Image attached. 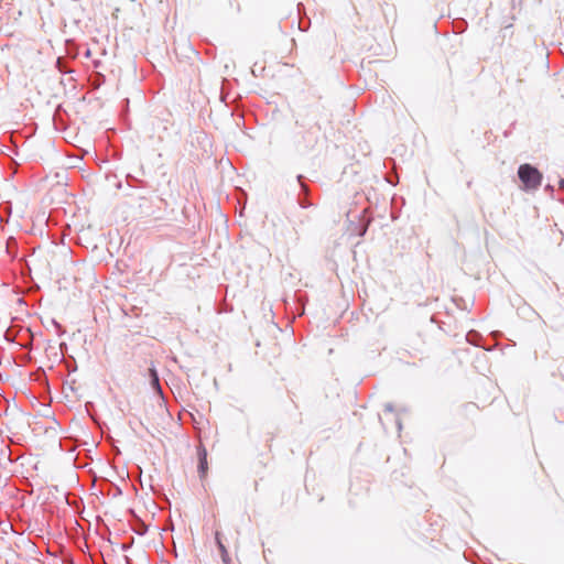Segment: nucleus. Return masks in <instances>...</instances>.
Returning <instances> with one entry per match:
<instances>
[{
  "label": "nucleus",
  "instance_id": "20e7f679",
  "mask_svg": "<svg viewBox=\"0 0 564 564\" xmlns=\"http://www.w3.org/2000/svg\"><path fill=\"white\" fill-rule=\"evenodd\" d=\"M215 541H216L217 547L220 552V556H221L224 564H229L230 557H229V554H228V551H227L225 544L223 543V541L220 539V533L218 531H216V533H215Z\"/></svg>",
  "mask_w": 564,
  "mask_h": 564
},
{
  "label": "nucleus",
  "instance_id": "423d86ee",
  "mask_svg": "<svg viewBox=\"0 0 564 564\" xmlns=\"http://www.w3.org/2000/svg\"><path fill=\"white\" fill-rule=\"evenodd\" d=\"M296 178H297V181H299V183H300L301 191H302L305 195H307L310 189H308V186L303 182V176H302V175H297V177H296Z\"/></svg>",
  "mask_w": 564,
  "mask_h": 564
},
{
  "label": "nucleus",
  "instance_id": "9d476101",
  "mask_svg": "<svg viewBox=\"0 0 564 564\" xmlns=\"http://www.w3.org/2000/svg\"><path fill=\"white\" fill-rule=\"evenodd\" d=\"M52 323L58 330H61L62 327L56 321L53 319Z\"/></svg>",
  "mask_w": 564,
  "mask_h": 564
},
{
  "label": "nucleus",
  "instance_id": "7ed1b4c3",
  "mask_svg": "<svg viewBox=\"0 0 564 564\" xmlns=\"http://www.w3.org/2000/svg\"><path fill=\"white\" fill-rule=\"evenodd\" d=\"M197 455H198V474L203 478V477H205L207 469H208L206 448L204 446H198Z\"/></svg>",
  "mask_w": 564,
  "mask_h": 564
},
{
  "label": "nucleus",
  "instance_id": "f8f14e48",
  "mask_svg": "<svg viewBox=\"0 0 564 564\" xmlns=\"http://www.w3.org/2000/svg\"><path fill=\"white\" fill-rule=\"evenodd\" d=\"M471 335H473L471 333L467 334V340H468V341H470V336H471Z\"/></svg>",
  "mask_w": 564,
  "mask_h": 564
},
{
  "label": "nucleus",
  "instance_id": "6e6552de",
  "mask_svg": "<svg viewBox=\"0 0 564 564\" xmlns=\"http://www.w3.org/2000/svg\"><path fill=\"white\" fill-rule=\"evenodd\" d=\"M299 204L302 208H307L311 204L306 199L299 198Z\"/></svg>",
  "mask_w": 564,
  "mask_h": 564
},
{
  "label": "nucleus",
  "instance_id": "f257e3e1",
  "mask_svg": "<svg viewBox=\"0 0 564 564\" xmlns=\"http://www.w3.org/2000/svg\"><path fill=\"white\" fill-rule=\"evenodd\" d=\"M297 130L294 133V144L299 149H312L318 141L321 127L310 111L300 115L295 120Z\"/></svg>",
  "mask_w": 564,
  "mask_h": 564
},
{
  "label": "nucleus",
  "instance_id": "0eeeda50",
  "mask_svg": "<svg viewBox=\"0 0 564 564\" xmlns=\"http://www.w3.org/2000/svg\"><path fill=\"white\" fill-rule=\"evenodd\" d=\"M393 411H394V408H393L392 403L384 404V412L386 413H392Z\"/></svg>",
  "mask_w": 564,
  "mask_h": 564
},
{
  "label": "nucleus",
  "instance_id": "39448f33",
  "mask_svg": "<svg viewBox=\"0 0 564 564\" xmlns=\"http://www.w3.org/2000/svg\"><path fill=\"white\" fill-rule=\"evenodd\" d=\"M150 372V384L152 387V389L160 395L162 397L163 395V391H162V388H161V384H160V379H159V375H158V371L154 369V368H151L149 370Z\"/></svg>",
  "mask_w": 564,
  "mask_h": 564
},
{
  "label": "nucleus",
  "instance_id": "1a4fd4ad",
  "mask_svg": "<svg viewBox=\"0 0 564 564\" xmlns=\"http://www.w3.org/2000/svg\"><path fill=\"white\" fill-rule=\"evenodd\" d=\"M395 424H397L398 430L401 431L402 430V423H401V420H400L399 416H397V419H395Z\"/></svg>",
  "mask_w": 564,
  "mask_h": 564
},
{
  "label": "nucleus",
  "instance_id": "f03ea898",
  "mask_svg": "<svg viewBox=\"0 0 564 564\" xmlns=\"http://www.w3.org/2000/svg\"><path fill=\"white\" fill-rule=\"evenodd\" d=\"M518 176L524 186L529 189H536L542 182V174L539 170L530 164L519 166Z\"/></svg>",
  "mask_w": 564,
  "mask_h": 564
},
{
  "label": "nucleus",
  "instance_id": "9b49d317",
  "mask_svg": "<svg viewBox=\"0 0 564 564\" xmlns=\"http://www.w3.org/2000/svg\"><path fill=\"white\" fill-rule=\"evenodd\" d=\"M560 188L564 189V178L560 181Z\"/></svg>",
  "mask_w": 564,
  "mask_h": 564
}]
</instances>
